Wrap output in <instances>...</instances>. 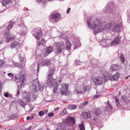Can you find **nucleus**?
<instances>
[{
    "mask_svg": "<svg viewBox=\"0 0 130 130\" xmlns=\"http://www.w3.org/2000/svg\"><path fill=\"white\" fill-rule=\"evenodd\" d=\"M101 20L97 18H88L87 20V24L88 28L91 27L92 29L95 30L94 31L95 34L102 31L101 27L103 26Z\"/></svg>",
    "mask_w": 130,
    "mask_h": 130,
    "instance_id": "f03ea898",
    "label": "nucleus"
},
{
    "mask_svg": "<svg viewBox=\"0 0 130 130\" xmlns=\"http://www.w3.org/2000/svg\"><path fill=\"white\" fill-rule=\"evenodd\" d=\"M3 38L2 37H0V45L1 44H2L3 43Z\"/></svg>",
    "mask_w": 130,
    "mask_h": 130,
    "instance_id": "6e6d98bb",
    "label": "nucleus"
},
{
    "mask_svg": "<svg viewBox=\"0 0 130 130\" xmlns=\"http://www.w3.org/2000/svg\"><path fill=\"white\" fill-rule=\"evenodd\" d=\"M32 96L36 99L39 92L42 91L43 88V86L40 85L37 79L32 80Z\"/></svg>",
    "mask_w": 130,
    "mask_h": 130,
    "instance_id": "7ed1b4c3",
    "label": "nucleus"
},
{
    "mask_svg": "<svg viewBox=\"0 0 130 130\" xmlns=\"http://www.w3.org/2000/svg\"><path fill=\"white\" fill-rule=\"evenodd\" d=\"M45 43V41L42 38L41 39V41L38 43V45L40 46L41 45H44Z\"/></svg>",
    "mask_w": 130,
    "mask_h": 130,
    "instance_id": "58836bf2",
    "label": "nucleus"
},
{
    "mask_svg": "<svg viewBox=\"0 0 130 130\" xmlns=\"http://www.w3.org/2000/svg\"><path fill=\"white\" fill-rule=\"evenodd\" d=\"M66 122L67 125L70 128H72L75 123V118L68 116L66 120Z\"/></svg>",
    "mask_w": 130,
    "mask_h": 130,
    "instance_id": "9b49d317",
    "label": "nucleus"
},
{
    "mask_svg": "<svg viewBox=\"0 0 130 130\" xmlns=\"http://www.w3.org/2000/svg\"><path fill=\"white\" fill-rule=\"evenodd\" d=\"M80 80L81 81H83L84 82V83L85 82V79L84 78H82L80 79Z\"/></svg>",
    "mask_w": 130,
    "mask_h": 130,
    "instance_id": "0e129e2a",
    "label": "nucleus"
},
{
    "mask_svg": "<svg viewBox=\"0 0 130 130\" xmlns=\"http://www.w3.org/2000/svg\"><path fill=\"white\" fill-rule=\"evenodd\" d=\"M54 71L55 69L54 68H51L50 69V70L48 73V79H51L52 78L53 74H54Z\"/></svg>",
    "mask_w": 130,
    "mask_h": 130,
    "instance_id": "a878e982",
    "label": "nucleus"
},
{
    "mask_svg": "<svg viewBox=\"0 0 130 130\" xmlns=\"http://www.w3.org/2000/svg\"><path fill=\"white\" fill-rule=\"evenodd\" d=\"M4 96L6 97H8L9 96V94L7 93H5L4 94Z\"/></svg>",
    "mask_w": 130,
    "mask_h": 130,
    "instance_id": "052dcab7",
    "label": "nucleus"
},
{
    "mask_svg": "<svg viewBox=\"0 0 130 130\" xmlns=\"http://www.w3.org/2000/svg\"><path fill=\"white\" fill-rule=\"evenodd\" d=\"M67 113L66 109L65 108L60 113V115H63L65 114H66Z\"/></svg>",
    "mask_w": 130,
    "mask_h": 130,
    "instance_id": "de8ad7c7",
    "label": "nucleus"
},
{
    "mask_svg": "<svg viewBox=\"0 0 130 130\" xmlns=\"http://www.w3.org/2000/svg\"><path fill=\"white\" fill-rule=\"evenodd\" d=\"M60 38H61L62 39H64L66 40V44L67 46L66 49L68 51H70L71 46V44L70 41L68 39V37L66 36L64 34H62L59 37Z\"/></svg>",
    "mask_w": 130,
    "mask_h": 130,
    "instance_id": "dca6fc26",
    "label": "nucleus"
},
{
    "mask_svg": "<svg viewBox=\"0 0 130 130\" xmlns=\"http://www.w3.org/2000/svg\"><path fill=\"white\" fill-rule=\"evenodd\" d=\"M75 64L77 66L81 64V63H82L80 62L79 60V59H77L75 61Z\"/></svg>",
    "mask_w": 130,
    "mask_h": 130,
    "instance_id": "c03bdc74",
    "label": "nucleus"
},
{
    "mask_svg": "<svg viewBox=\"0 0 130 130\" xmlns=\"http://www.w3.org/2000/svg\"><path fill=\"white\" fill-rule=\"evenodd\" d=\"M31 128V126H30L28 128L25 129V130H30Z\"/></svg>",
    "mask_w": 130,
    "mask_h": 130,
    "instance_id": "338daca9",
    "label": "nucleus"
},
{
    "mask_svg": "<svg viewBox=\"0 0 130 130\" xmlns=\"http://www.w3.org/2000/svg\"><path fill=\"white\" fill-rule=\"evenodd\" d=\"M91 117V114L89 111L85 112L84 115V118H90Z\"/></svg>",
    "mask_w": 130,
    "mask_h": 130,
    "instance_id": "2f4dec72",
    "label": "nucleus"
},
{
    "mask_svg": "<svg viewBox=\"0 0 130 130\" xmlns=\"http://www.w3.org/2000/svg\"><path fill=\"white\" fill-rule=\"evenodd\" d=\"M105 107L106 109L110 111L112 110V107L109 103L108 101L105 104Z\"/></svg>",
    "mask_w": 130,
    "mask_h": 130,
    "instance_id": "72a5a7b5",
    "label": "nucleus"
},
{
    "mask_svg": "<svg viewBox=\"0 0 130 130\" xmlns=\"http://www.w3.org/2000/svg\"><path fill=\"white\" fill-rule=\"evenodd\" d=\"M44 114V112L43 111H41L39 112V115L40 116H42Z\"/></svg>",
    "mask_w": 130,
    "mask_h": 130,
    "instance_id": "13d9d810",
    "label": "nucleus"
},
{
    "mask_svg": "<svg viewBox=\"0 0 130 130\" xmlns=\"http://www.w3.org/2000/svg\"><path fill=\"white\" fill-rule=\"evenodd\" d=\"M53 81L50 79H48L47 81V84L49 86H52L53 85Z\"/></svg>",
    "mask_w": 130,
    "mask_h": 130,
    "instance_id": "4c0bfd02",
    "label": "nucleus"
},
{
    "mask_svg": "<svg viewBox=\"0 0 130 130\" xmlns=\"http://www.w3.org/2000/svg\"><path fill=\"white\" fill-rule=\"evenodd\" d=\"M20 46L19 44L16 41L12 42L11 43L10 47L11 48H17Z\"/></svg>",
    "mask_w": 130,
    "mask_h": 130,
    "instance_id": "c756f323",
    "label": "nucleus"
},
{
    "mask_svg": "<svg viewBox=\"0 0 130 130\" xmlns=\"http://www.w3.org/2000/svg\"><path fill=\"white\" fill-rule=\"evenodd\" d=\"M91 87L90 86H87L85 87L84 85V91H85L84 93L86 92V91H88L90 89Z\"/></svg>",
    "mask_w": 130,
    "mask_h": 130,
    "instance_id": "79ce46f5",
    "label": "nucleus"
},
{
    "mask_svg": "<svg viewBox=\"0 0 130 130\" xmlns=\"http://www.w3.org/2000/svg\"><path fill=\"white\" fill-rule=\"evenodd\" d=\"M6 29V27H3L1 26L0 27V37H2V36L3 35L4 31L5 29Z\"/></svg>",
    "mask_w": 130,
    "mask_h": 130,
    "instance_id": "f704fd0d",
    "label": "nucleus"
},
{
    "mask_svg": "<svg viewBox=\"0 0 130 130\" xmlns=\"http://www.w3.org/2000/svg\"><path fill=\"white\" fill-rule=\"evenodd\" d=\"M120 76V74L116 73V74L114 75L113 76H109V79L112 81L113 80H118Z\"/></svg>",
    "mask_w": 130,
    "mask_h": 130,
    "instance_id": "b1692460",
    "label": "nucleus"
},
{
    "mask_svg": "<svg viewBox=\"0 0 130 130\" xmlns=\"http://www.w3.org/2000/svg\"><path fill=\"white\" fill-rule=\"evenodd\" d=\"M49 18L52 22H57L61 18V15L58 12H53L51 13Z\"/></svg>",
    "mask_w": 130,
    "mask_h": 130,
    "instance_id": "1a4fd4ad",
    "label": "nucleus"
},
{
    "mask_svg": "<svg viewBox=\"0 0 130 130\" xmlns=\"http://www.w3.org/2000/svg\"><path fill=\"white\" fill-rule=\"evenodd\" d=\"M111 6L109 4H107L103 10V13L108 17L112 16L114 18H117L119 15L118 11L116 9H112Z\"/></svg>",
    "mask_w": 130,
    "mask_h": 130,
    "instance_id": "20e7f679",
    "label": "nucleus"
},
{
    "mask_svg": "<svg viewBox=\"0 0 130 130\" xmlns=\"http://www.w3.org/2000/svg\"><path fill=\"white\" fill-rule=\"evenodd\" d=\"M78 126L79 130H85L83 121H82L81 123L79 124Z\"/></svg>",
    "mask_w": 130,
    "mask_h": 130,
    "instance_id": "473e14b6",
    "label": "nucleus"
},
{
    "mask_svg": "<svg viewBox=\"0 0 130 130\" xmlns=\"http://www.w3.org/2000/svg\"><path fill=\"white\" fill-rule=\"evenodd\" d=\"M101 113L100 111L99 110V109H98L95 112V114L96 116H99Z\"/></svg>",
    "mask_w": 130,
    "mask_h": 130,
    "instance_id": "49530a36",
    "label": "nucleus"
},
{
    "mask_svg": "<svg viewBox=\"0 0 130 130\" xmlns=\"http://www.w3.org/2000/svg\"><path fill=\"white\" fill-rule=\"evenodd\" d=\"M121 37L120 36H118L116 37L112 41L111 40L109 39V40L108 41L110 44L109 45L110 46H116L119 44V42L121 40Z\"/></svg>",
    "mask_w": 130,
    "mask_h": 130,
    "instance_id": "f8f14e48",
    "label": "nucleus"
},
{
    "mask_svg": "<svg viewBox=\"0 0 130 130\" xmlns=\"http://www.w3.org/2000/svg\"><path fill=\"white\" fill-rule=\"evenodd\" d=\"M15 1V0H2L1 3L3 6H5L7 5L12 4Z\"/></svg>",
    "mask_w": 130,
    "mask_h": 130,
    "instance_id": "5701e85b",
    "label": "nucleus"
},
{
    "mask_svg": "<svg viewBox=\"0 0 130 130\" xmlns=\"http://www.w3.org/2000/svg\"><path fill=\"white\" fill-rule=\"evenodd\" d=\"M69 85L68 84H62L61 88L62 91L61 92V95H67L68 94V91Z\"/></svg>",
    "mask_w": 130,
    "mask_h": 130,
    "instance_id": "aec40b11",
    "label": "nucleus"
},
{
    "mask_svg": "<svg viewBox=\"0 0 130 130\" xmlns=\"http://www.w3.org/2000/svg\"><path fill=\"white\" fill-rule=\"evenodd\" d=\"M92 80L96 85H101L103 83V78L100 76L94 77H93Z\"/></svg>",
    "mask_w": 130,
    "mask_h": 130,
    "instance_id": "2eb2a0df",
    "label": "nucleus"
},
{
    "mask_svg": "<svg viewBox=\"0 0 130 130\" xmlns=\"http://www.w3.org/2000/svg\"><path fill=\"white\" fill-rule=\"evenodd\" d=\"M46 0H36L37 3H44Z\"/></svg>",
    "mask_w": 130,
    "mask_h": 130,
    "instance_id": "09e8293b",
    "label": "nucleus"
},
{
    "mask_svg": "<svg viewBox=\"0 0 130 130\" xmlns=\"http://www.w3.org/2000/svg\"><path fill=\"white\" fill-rule=\"evenodd\" d=\"M53 51V48L52 46L47 47L45 49V56L47 55Z\"/></svg>",
    "mask_w": 130,
    "mask_h": 130,
    "instance_id": "cd10ccee",
    "label": "nucleus"
},
{
    "mask_svg": "<svg viewBox=\"0 0 130 130\" xmlns=\"http://www.w3.org/2000/svg\"><path fill=\"white\" fill-rule=\"evenodd\" d=\"M14 24L15 23L14 22H10L7 27L6 26L5 24H4V25H3L1 27H6V30H8L9 31V30L10 29L13 27Z\"/></svg>",
    "mask_w": 130,
    "mask_h": 130,
    "instance_id": "bb28decb",
    "label": "nucleus"
},
{
    "mask_svg": "<svg viewBox=\"0 0 130 130\" xmlns=\"http://www.w3.org/2000/svg\"><path fill=\"white\" fill-rule=\"evenodd\" d=\"M115 98L116 99V105H117V106H119L120 104H119V102L118 100L117 97L116 96L115 97Z\"/></svg>",
    "mask_w": 130,
    "mask_h": 130,
    "instance_id": "3c124183",
    "label": "nucleus"
},
{
    "mask_svg": "<svg viewBox=\"0 0 130 130\" xmlns=\"http://www.w3.org/2000/svg\"><path fill=\"white\" fill-rule=\"evenodd\" d=\"M30 119V117L29 116H27L26 118V119L27 120H31Z\"/></svg>",
    "mask_w": 130,
    "mask_h": 130,
    "instance_id": "69168bd1",
    "label": "nucleus"
},
{
    "mask_svg": "<svg viewBox=\"0 0 130 130\" xmlns=\"http://www.w3.org/2000/svg\"><path fill=\"white\" fill-rule=\"evenodd\" d=\"M51 63L50 60H45L43 59L39 61V63H38L37 65V64L36 63H34L31 65V69L34 71L37 69V72H38L40 66H42V67L46 66L48 67L50 64Z\"/></svg>",
    "mask_w": 130,
    "mask_h": 130,
    "instance_id": "423d86ee",
    "label": "nucleus"
},
{
    "mask_svg": "<svg viewBox=\"0 0 130 130\" xmlns=\"http://www.w3.org/2000/svg\"><path fill=\"white\" fill-rule=\"evenodd\" d=\"M100 73L103 77L105 80H107L108 79V74L106 71L104 70L101 71Z\"/></svg>",
    "mask_w": 130,
    "mask_h": 130,
    "instance_id": "c85d7f7f",
    "label": "nucleus"
},
{
    "mask_svg": "<svg viewBox=\"0 0 130 130\" xmlns=\"http://www.w3.org/2000/svg\"><path fill=\"white\" fill-rule=\"evenodd\" d=\"M68 73V69L65 67H64L62 69L60 73L63 75L67 74Z\"/></svg>",
    "mask_w": 130,
    "mask_h": 130,
    "instance_id": "7c9ffc66",
    "label": "nucleus"
},
{
    "mask_svg": "<svg viewBox=\"0 0 130 130\" xmlns=\"http://www.w3.org/2000/svg\"><path fill=\"white\" fill-rule=\"evenodd\" d=\"M59 125L60 126L61 129L62 130H66V127L64 123H59Z\"/></svg>",
    "mask_w": 130,
    "mask_h": 130,
    "instance_id": "e433bc0d",
    "label": "nucleus"
},
{
    "mask_svg": "<svg viewBox=\"0 0 130 130\" xmlns=\"http://www.w3.org/2000/svg\"><path fill=\"white\" fill-rule=\"evenodd\" d=\"M71 9L70 8H68L66 11V13L67 14H68L69 13V12L70 10Z\"/></svg>",
    "mask_w": 130,
    "mask_h": 130,
    "instance_id": "680f3d73",
    "label": "nucleus"
},
{
    "mask_svg": "<svg viewBox=\"0 0 130 130\" xmlns=\"http://www.w3.org/2000/svg\"><path fill=\"white\" fill-rule=\"evenodd\" d=\"M84 85L78 86H76L74 91L75 94H76L77 96H79L82 94L84 93Z\"/></svg>",
    "mask_w": 130,
    "mask_h": 130,
    "instance_id": "ddd939ff",
    "label": "nucleus"
},
{
    "mask_svg": "<svg viewBox=\"0 0 130 130\" xmlns=\"http://www.w3.org/2000/svg\"><path fill=\"white\" fill-rule=\"evenodd\" d=\"M19 104L23 107H25V106L26 105L25 102L22 100L19 101Z\"/></svg>",
    "mask_w": 130,
    "mask_h": 130,
    "instance_id": "37998d69",
    "label": "nucleus"
},
{
    "mask_svg": "<svg viewBox=\"0 0 130 130\" xmlns=\"http://www.w3.org/2000/svg\"><path fill=\"white\" fill-rule=\"evenodd\" d=\"M101 123L99 119L95 117L93 118L91 120L90 125L91 128H92V126L93 125L101 127L102 126Z\"/></svg>",
    "mask_w": 130,
    "mask_h": 130,
    "instance_id": "4468645a",
    "label": "nucleus"
},
{
    "mask_svg": "<svg viewBox=\"0 0 130 130\" xmlns=\"http://www.w3.org/2000/svg\"><path fill=\"white\" fill-rule=\"evenodd\" d=\"M18 20L22 23L18 24L17 26V32L21 36H24L26 33L27 28L21 18H18Z\"/></svg>",
    "mask_w": 130,
    "mask_h": 130,
    "instance_id": "0eeeda50",
    "label": "nucleus"
},
{
    "mask_svg": "<svg viewBox=\"0 0 130 130\" xmlns=\"http://www.w3.org/2000/svg\"><path fill=\"white\" fill-rule=\"evenodd\" d=\"M120 60L122 63H124V61L125 60V58L124 55L122 54H121L120 56Z\"/></svg>",
    "mask_w": 130,
    "mask_h": 130,
    "instance_id": "a19ab883",
    "label": "nucleus"
},
{
    "mask_svg": "<svg viewBox=\"0 0 130 130\" xmlns=\"http://www.w3.org/2000/svg\"><path fill=\"white\" fill-rule=\"evenodd\" d=\"M55 44H56L55 53L57 54L61 53L62 50L64 48L65 43L64 42H61L58 43L55 42Z\"/></svg>",
    "mask_w": 130,
    "mask_h": 130,
    "instance_id": "6e6552de",
    "label": "nucleus"
},
{
    "mask_svg": "<svg viewBox=\"0 0 130 130\" xmlns=\"http://www.w3.org/2000/svg\"><path fill=\"white\" fill-rule=\"evenodd\" d=\"M4 63V62L3 60L0 59V67H1Z\"/></svg>",
    "mask_w": 130,
    "mask_h": 130,
    "instance_id": "5fc2aeb1",
    "label": "nucleus"
},
{
    "mask_svg": "<svg viewBox=\"0 0 130 130\" xmlns=\"http://www.w3.org/2000/svg\"><path fill=\"white\" fill-rule=\"evenodd\" d=\"M62 81V78L60 77L58 81H56V82L55 83V85L53 89V91L54 93H55L57 90V88L58 86V85L61 83Z\"/></svg>",
    "mask_w": 130,
    "mask_h": 130,
    "instance_id": "393cba45",
    "label": "nucleus"
},
{
    "mask_svg": "<svg viewBox=\"0 0 130 130\" xmlns=\"http://www.w3.org/2000/svg\"><path fill=\"white\" fill-rule=\"evenodd\" d=\"M18 56L20 61L21 62H23L25 58L22 56L21 54H19Z\"/></svg>",
    "mask_w": 130,
    "mask_h": 130,
    "instance_id": "a18cd8bd",
    "label": "nucleus"
},
{
    "mask_svg": "<svg viewBox=\"0 0 130 130\" xmlns=\"http://www.w3.org/2000/svg\"><path fill=\"white\" fill-rule=\"evenodd\" d=\"M117 68V66L116 64H112L111 66L110 70L112 71H115Z\"/></svg>",
    "mask_w": 130,
    "mask_h": 130,
    "instance_id": "ea45409f",
    "label": "nucleus"
},
{
    "mask_svg": "<svg viewBox=\"0 0 130 130\" xmlns=\"http://www.w3.org/2000/svg\"><path fill=\"white\" fill-rule=\"evenodd\" d=\"M109 40V39H104L100 41V43L102 47L110 46V45L109 44H110L108 41Z\"/></svg>",
    "mask_w": 130,
    "mask_h": 130,
    "instance_id": "412c9836",
    "label": "nucleus"
},
{
    "mask_svg": "<svg viewBox=\"0 0 130 130\" xmlns=\"http://www.w3.org/2000/svg\"><path fill=\"white\" fill-rule=\"evenodd\" d=\"M9 65L10 67H14L15 66L18 67L19 68H23L25 67V64L24 63H19L15 62L13 60H11L9 61Z\"/></svg>",
    "mask_w": 130,
    "mask_h": 130,
    "instance_id": "6ab92c4d",
    "label": "nucleus"
},
{
    "mask_svg": "<svg viewBox=\"0 0 130 130\" xmlns=\"http://www.w3.org/2000/svg\"><path fill=\"white\" fill-rule=\"evenodd\" d=\"M24 11H28V9L27 8H24Z\"/></svg>",
    "mask_w": 130,
    "mask_h": 130,
    "instance_id": "774afa93",
    "label": "nucleus"
},
{
    "mask_svg": "<svg viewBox=\"0 0 130 130\" xmlns=\"http://www.w3.org/2000/svg\"><path fill=\"white\" fill-rule=\"evenodd\" d=\"M88 102V101H85L83 103H81V105L82 106H83V105H85L87 104Z\"/></svg>",
    "mask_w": 130,
    "mask_h": 130,
    "instance_id": "4d7b16f0",
    "label": "nucleus"
},
{
    "mask_svg": "<svg viewBox=\"0 0 130 130\" xmlns=\"http://www.w3.org/2000/svg\"><path fill=\"white\" fill-rule=\"evenodd\" d=\"M23 96L26 102H30L31 97L29 92H27L26 91H24L23 93Z\"/></svg>",
    "mask_w": 130,
    "mask_h": 130,
    "instance_id": "4be33fe9",
    "label": "nucleus"
},
{
    "mask_svg": "<svg viewBox=\"0 0 130 130\" xmlns=\"http://www.w3.org/2000/svg\"><path fill=\"white\" fill-rule=\"evenodd\" d=\"M32 34L37 39L39 40L40 38V36L42 34V30L40 28H36L34 29L32 31Z\"/></svg>",
    "mask_w": 130,
    "mask_h": 130,
    "instance_id": "9d476101",
    "label": "nucleus"
},
{
    "mask_svg": "<svg viewBox=\"0 0 130 130\" xmlns=\"http://www.w3.org/2000/svg\"><path fill=\"white\" fill-rule=\"evenodd\" d=\"M13 7L15 9H18L19 7V5L17 3H15L13 6Z\"/></svg>",
    "mask_w": 130,
    "mask_h": 130,
    "instance_id": "603ef678",
    "label": "nucleus"
},
{
    "mask_svg": "<svg viewBox=\"0 0 130 130\" xmlns=\"http://www.w3.org/2000/svg\"><path fill=\"white\" fill-rule=\"evenodd\" d=\"M17 117L15 115L13 114L11 115L10 117V119H14L17 118Z\"/></svg>",
    "mask_w": 130,
    "mask_h": 130,
    "instance_id": "8fccbe9b",
    "label": "nucleus"
},
{
    "mask_svg": "<svg viewBox=\"0 0 130 130\" xmlns=\"http://www.w3.org/2000/svg\"><path fill=\"white\" fill-rule=\"evenodd\" d=\"M54 115V113L53 112H50L48 114V116L49 117H51Z\"/></svg>",
    "mask_w": 130,
    "mask_h": 130,
    "instance_id": "bf43d9fd",
    "label": "nucleus"
},
{
    "mask_svg": "<svg viewBox=\"0 0 130 130\" xmlns=\"http://www.w3.org/2000/svg\"><path fill=\"white\" fill-rule=\"evenodd\" d=\"M72 42L74 44V47L75 49L80 46V43L78 38H77L74 35H73L72 37H70Z\"/></svg>",
    "mask_w": 130,
    "mask_h": 130,
    "instance_id": "f3484780",
    "label": "nucleus"
},
{
    "mask_svg": "<svg viewBox=\"0 0 130 130\" xmlns=\"http://www.w3.org/2000/svg\"><path fill=\"white\" fill-rule=\"evenodd\" d=\"M68 108L70 110L75 109L77 108V106L75 105H69L68 106Z\"/></svg>",
    "mask_w": 130,
    "mask_h": 130,
    "instance_id": "c9c22d12",
    "label": "nucleus"
},
{
    "mask_svg": "<svg viewBox=\"0 0 130 130\" xmlns=\"http://www.w3.org/2000/svg\"><path fill=\"white\" fill-rule=\"evenodd\" d=\"M127 22L128 23H129L130 22V12L129 13L128 15V19Z\"/></svg>",
    "mask_w": 130,
    "mask_h": 130,
    "instance_id": "864d4df0",
    "label": "nucleus"
},
{
    "mask_svg": "<svg viewBox=\"0 0 130 130\" xmlns=\"http://www.w3.org/2000/svg\"><path fill=\"white\" fill-rule=\"evenodd\" d=\"M3 35L5 36L6 37L7 42H9L12 39H14V37L11 35L9 33V31L8 30H5L4 32H3Z\"/></svg>",
    "mask_w": 130,
    "mask_h": 130,
    "instance_id": "a211bd4d",
    "label": "nucleus"
},
{
    "mask_svg": "<svg viewBox=\"0 0 130 130\" xmlns=\"http://www.w3.org/2000/svg\"><path fill=\"white\" fill-rule=\"evenodd\" d=\"M119 18L117 20H114L108 23L106 22H103V26L101 28L102 31L105 30L110 29L115 32H119L122 25V20L120 16H119Z\"/></svg>",
    "mask_w": 130,
    "mask_h": 130,
    "instance_id": "f257e3e1",
    "label": "nucleus"
},
{
    "mask_svg": "<svg viewBox=\"0 0 130 130\" xmlns=\"http://www.w3.org/2000/svg\"><path fill=\"white\" fill-rule=\"evenodd\" d=\"M8 75L10 77H11L12 79L18 83V88L20 86L21 88L24 87L25 82L26 81V79L23 75H21L19 78L18 79L16 76L12 74L11 73H8Z\"/></svg>",
    "mask_w": 130,
    "mask_h": 130,
    "instance_id": "39448f33",
    "label": "nucleus"
},
{
    "mask_svg": "<svg viewBox=\"0 0 130 130\" xmlns=\"http://www.w3.org/2000/svg\"><path fill=\"white\" fill-rule=\"evenodd\" d=\"M99 96H100V95H96L95 96H93V99H96Z\"/></svg>",
    "mask_w": 130,
    "mask_h": 130,
    "instance_id": "e2e57ef3",
    "label": "nucleus"
}]
</instances>
